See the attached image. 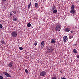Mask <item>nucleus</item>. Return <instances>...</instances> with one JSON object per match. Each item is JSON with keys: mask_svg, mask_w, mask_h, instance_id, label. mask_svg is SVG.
<instances>
[{"mask_svg": "<svg viewBox=\"0 0 79 79\" xmlns=\"http://www.w3.org/2000/svg\"><path fill=\"white\" fill-rule=\"evenodd\" d=\"M53 47L52 46H49V48H48L47 50V51L49 53H51L53 51Z\"/></svg>", "mask_w": 79, "mask_h": 79, "instance_id": "1", "label": "nucleus"}, {"mask_svg": "<svg viewBox=\"0 0 79 79\" xmlns=\"http://www.w3.org/2000/svg\"><path fill=\"white\" fill-rule=\"evenodd\" d=\"M61 29V28L59 25H57L55 27V31H60Z\"/></svg>", "mask_w": 79, "mask_h": 79, "instance_id": "2", "label": "nucleus"}, {"mask_svg": "<svg viewBox=\"0 0 79 79\" xmlns=\"http://www.w3.org/2000/svg\"><path fill=\"white\" fill-rule=\"evenodd\" d=\"M11 34V36L13 37H17V32L16 31L12 32Z\"/></svg>", "mask_w": 79, "mask_h": 79, "instance_id": "3", "label": "nucleus"}, {"mask_svg": "<svg viewBox=\"0 0 79 79\" xmlns=\"http://www.w3.org/2000/svg\"><path fill=\"white\" fill-rule=\"evenodd\" d=\"M40 74L41 76H44L46 75V72L45 71H42L40 72Z\"/></svg>", "mask_w": 79, "mask_h": 79, "instance_id": "4", "label": "nucleus"}, {"mask_svg": "<svg viewBox=\"0 0 79 79\" xmlns=\"http://www.w3.org/2000/svg\"><path fill=\"white\" fill-rule=\"evenodd\" d=\"M3 74H5L6 76L7 77H11V76L6 72H3Z\"/></svg>", "mask_w": 79, "mask_h": 79, "instance_id": "5", "label": "nucleus"}, {"mask_svg": "<svg viewBox=\"0 0 79 79\" xmlns=\"http://www.w3.org/2000/svg\"><path fill=\"white\" fill-rule=\"evenodd\" d=\"M13 66V63L12 62H10L8 64V66L10 68H12V66Z\"/></svg>", "mask_w": 79, "mask_h": 79, "instance_id": "6", "label": "nucleus"}, {"mask_svg": "<svg viewBox=\"0 0 79 79\" xmlns=\"http://www.w3.org/2000/svg\"><path fill=\"white\" fill-rule=\"evenodd\" d=\"M63 39V41L64 42H66V40H67L68 39V37L66 36H64Z\"/></svg>", "mask_w": 79, "mask_h": 79, "instance_id": "7", "label": "nucleus"}, {"mask_svg": "<svg viewBox=\"0 0 79 79\" xmlns=\"http://www.w3.org/2000/svg\"><path fill=\"white\" fill-rule=\"evenodd\" d=\"M71 31V29L69 28H66L65 29V31L67 32L70 31Z\"/></svg>", "mask_w": 79, "mask_h": 79, "instance_id": "8", "label": "nucleus"}, {"mask_svg": "<svg viewBox=\"0 0 79 79\" xmlns=\"http://www.w3.org/2000/svg\"><path fill=\"white\" fill-rule=\"evenodd\" d=\"M55 8H56L55 6H53L52 7V9H51V11H53L54 10Z\"/></svg>", "mask_w": 79, "mask_h": 79, "instance_id": "9", "label": "nucleus"}, {"mask_svg": "<svg viewBox=\"0 0 79 79\" xmlns=\"http://www.w3.org/2000/svg\"><path fill=\"white\" fill-rule=\"evenodd\" d=\"M44 46V41H43L41 43V47H42V48H43Z\"/></svg>", "mask_w": 79, "mask_h": 79, "instance_id": "10", "label": "nucleus"}, {"mask_svg": "<svg viewBox=\"0 0 79 79\" xmlns=\"http://www.w3.org/2000/svg\"><path fill=\"white\" fill-rule=\"evenodd\" d=\"M75 13V10H74L71 9L70 11V13L72 14H74Z\"/></svg>", "mask_w": 79, "mask_h": 79, "instance_id": "11", "label": "nucleus"}, {"mask_svg": "<svg viewBox=\"0 0 79 79\" xmlns=\"http://www.w3.org/2000/svg\"><path fill=\"white\" fill-rule=\"evenodd\" d=\"M51 43L52 44L54 43H55V40H52L51 41Z\"/></svg>", "mask_w": 79, "mask_h": 79, "instance_id": "12", "label": "nucleus"}, {"mask_svg": "<svg viewBox=\"0 0 79 79\" xmlns=\"http://www.w3.org/2000/svg\"><path fill=\"white\" fill-rule=\"evenodd\" d=\"M31 4H32V3L30 2V4L28 5V9H29L30 8V7L31 6Z\"/></svg>", "mask_w": 79, "mask_h": 79, "instance_id": "13", "label": "nucleus"}, {"mask_svg": "<svg viewBox=\"0 0 79 79\" xmlns=\"http://www.w3.org/2000/svg\"><path fill=\"white\" fill-rule=\"evenodd\" d=\"M74 8H75V6H74V5H73L72 6L71 9L74 10Z\"/></svg>", "mask_w": 79, "mask_h": 79, "instance_id": "14", "label": "nucleus"}, {"mask_svg": "<svg viewBox=\"0 0 79 79\" xmlns=\"http://www.w3.org/2000/svg\"><path fill=\"white\" fill-rule=\"evenodd\" d=\"M57 10L55 9V10H54L53 11V13H57Z\"/></svg>", "mask_w": 79, "mask_h": 79, "instance_id": "15", "label": "nucleus"}, {"mask_svg": "<svg viewBox=\"0 0 79 79\" xmlns=\"http://www.w3.org/2000/svg\"><path fill=\"white\" fill-rule=\"evenodd\" d=\"M37 6H38V3H36L35 4V8H37Z\"/></svg>", "mask_w": 79, "mask_h": 79, "instance_id": "16", "label": "nucleus"}, {"mask_svg": "<svg viewBox=\"0 0 79 79\" xmlns=\"http://www.w3.org/2000/svg\"><path fill=\"white\" fill-rule=\"evenodd\" d=\"M25 71L27 74H28V73H29V71H28L27 69H25Z\"/></svg>", "mask_w": 79, "mask_h": 79, "instance_id": "17", "label": "nucleus"}, {"mask_svg": "<svg viewBox=\"0 0 79 79\" xmlns=\"http://www.w3.org/2000/svg\"><path fill=\"white\" fill-rule=\"evenodd\" d=\"M27 26L28 27H31V24L29 23H28L27 24Z\"/></svg>", "mask_w": 79, "mask_h": 79, "instance_id": "18", "label": "nucleus"}, {"mask_svg": "<svg viewBox=\"0 0 79 79\" xmlns=\"http://www.w3.org/2000/svg\"><path fill=\"white\" fill-rule=\"evenodd\" d=\"M1 43H2V44H4L5 43V41L4 40H2L1 41Z\"/></svg>", "mask_w": 79, "mask_h": 79, "instance_id": "19", "label": "nucleus"}, {"mask_svg": "<svg viewBox=\"0 0 79 79\" xmlns=\"http://www.w3.org/2000/svg\"><path fill=\"white\" fill-rule=\"evenodd\" d=\"M73 52L74 53H77V51H76V50L74 49L73 50Z\"/></svg>", "mask_w": 79, "mask_h": 79, "instance_id": "20", "label": "nucleus"}, {"mask_svg": "<svg viewBox=\"0 0 79 79\" xmlns=\"http://www.w3.org/2000/svg\"><path fill=\"white\" fill-rule=\"evenodd\" d=\"M0 79H3V77L2 76V74H0Z\"/></svg>", "mask_w": 79, "mask_h": 79, "instance_id": "21", "label": "nucleus"}, {"mask_svg": "<svg viewBox=\"0 0 79 79\" xmlns=\"http://www.w3.org/2000/svg\"><path fill=\"white\" fill-rule=\"evenodd\" d=\"M13 19L14 21H16L17 20V19L16 17H13Z\"/></svg>", "mask_w": 79, "mask_h": 79, "instance_id": "22", "label": "nucleus"}, {"mask_svg": "<svg viewBox=\"0 0 79 79\" xmlns=\"http://www.w3.org/2000/svg\"><path fill=\"white\" fill-rule=\"evenodd\" d=\"M19 50H22L23 49V48L22 47H19Z\"/></svg>", "mask_w": 79, "mask_h": 79, "instance_id": "23", "label": "nucleus"}, {"mask_svg": "<svg viewBox=\"0 0 79 79\" xmlns=\"http://www.w3.org/2000/svg\"><path fill=\"white\" fill-rule=\"evenodd\" d=\"M73 36L71 35H69V39H72L73 38Z\"/></svg>", "mask_w": 79, "mask_h": 79, "instance_id": "24", "label": "nucleus"}, {"mask_svg": "<svg viewBox=\"0 0 79 79\" xmlns=\"http://www.w3.org/2000/svg\"><path fill=\"white\" fill-rule=\"evenodd\" d=\"M13 13H12V12H10V16H13Z\"/></svg>", "mask_w": 79, "mask_h": 79, "instance_id": "25", "label": "nucleus"}, {"mask_svg": "<svg viewBox=\"0 0 79 79\" xmlns=\"http://www.w3.org/2000/svg\"><path fill=\"white\" fill-rule=\"evenodd\" d=\"M3 27V25L2 24H0V29L2 28Z\"/></svg>", "mask_w": 79, "mask_h": 79, "instance_id": "26", "label": "nucleus"}, {"mask_svg": "<svg viewBox=\"0 0 79 79\" xmlns=\"http://www.w3.org/2000/svg\"><path fill=\"white\" fill-rule=\"evenodd\" d=\"M35 46H36L37 45V43L35 42L34 43Z\"/></svg>", "mask_w": 79, "mask_h": 79, "instance_id": "27", "label": "nucleus"}, {"mask_svg": "<svg viewBox=\"0 0 79 79\" xmlns=\"http://www.w3.org/2000/svg\"><path fill=\"white\" fill-rule=\"evenodd\" d=\"M76 57L77 58H79V55H77Z\"/></svg>", "mask_w": 79, "mask_h": 79, "instance_id": "28", "label": "nucleus"}, {"mask_svg": "<svg viewBox=\"0 0 79 79\" xmlns=\"http://www.w3.org/2000/svg\"><path fill=\"white\" fill-rule=\"evenodd\" d=\"M12 12H13V13H14L15 14H16V12H15V11H12Z\"/></svg>", "mask_w": 79, "mask_h": 79, "instance_id": "29", "label": "nucleus"}, {"mask_svg": "<svg viewBox=\"0 0 79 79\" xmlns=\"http://www.w3.org/2000/svg\"><path fill=\"white\" fill-rule=\"evenodd\" d=\"M70 32H71V33H73V32H74V31H71Z\"/></svg>", "mask_w": 79, "mask_h": 79, "instance_id": "30", "label": "nucleus"}, {"mask_svg": "<svg viewBox=\"0 0 79 79\" xmlns=\"http://www.w3.org/2000/svg\"><path fill=\"white\" fill-rule=\"evenodd\" d=\"M74 46H76V43H75L73 44Z\"/></svg>", "mask_w": 79, "mask_h": 79, "instance_id": "31", "label": "nucleus"}, {"mask_svg": "<svg viewBox=\"0 0 79 79\" xmlns=\"http://www.w3.org/2000/svg\"><path fill=\"white\" fill-rule=\"evenodd\" d=\"M6 1V0H2L3 2H5Z\"/></svg>", "mask_w": 79, "mask_h": 79, "instance_id": "32", "label": "nucleus"}, {"mask_svg": "<svg viewBox=\"0 0 79 79\" xmlns=\"http://www.w3.org/2000/svg\"><path fill=\"white\" fill-rule=\"evenodd\" d=\"M60 73H62V71H60Z\"/></svg>", "mask_w": 79, "mask_h": 79, "instance_id": "33", "label": "nucleus"}, {"mask_svg": "<svg viewBox=\"0 0 79 79\" xmlns=\"http://www.w3.org/2000/svg\"><path fill=\"white\" fill-rule=\"evenodd\" d=\"M19 69V70L20 69Z\"/></svg>", "mask_w": 79, "mask_h": 79, "instance_id": "34", "label": "nucleus"}]
</instances>
